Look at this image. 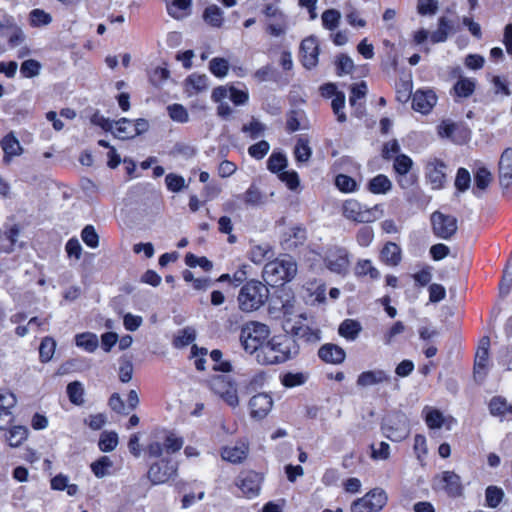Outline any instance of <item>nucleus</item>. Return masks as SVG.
<instances>
[{
	"instance_id": "obj_17",
	"label": "nucleus",
	"mask_w": 512,
	"mask_h": 512,
	"mask_svg": "<svg viewBox=\"0 0 512 512\" xmlns=\"http://www.w3.org/2000/svg\"><path fill=\"white\" fill-rule=\"evenodd\" d=\"M248 406L251 418L261 420L271 411L273 400L267 393H258L251 397Z\"/></svg>"
},
{
	"instance_id": "obj_50",
	"label": "nucleus",
	"mask_w": 512,
	"mask_h": 512,
	"mask_svg": "<svg viewBox=\"0 0 512 512\" xmlns=\"http://www.w3.org/2000/svg\"><path fill=\"white\" fill-rule=\"evenodd\" d=\"M210 72L217 78H223L228 74L229 62L222 57H214L209 62Z\"/></svg>"
},
{
	"instance_id": "obj_49",
	"label": "nucleus",
	"mask_w": 512,
	"mask_h": 512,
	"mask_svg": "<svg viewBox=\"0 0 512 512\" xmlns=\"http://www.w3.org/2000/svg\"><path fill=\"white\" fill-rule=\"evenodd\" d=\"M345 101L346 97L344 92L337 93L336 97H334L331 101L332 111L339 123H344L347 120L346 113L344 112Z\"/></svg>"
},
{
	"instance_id": "obj_51",
	"label": "nucleus",
	"mask_w": 512,
	"mask_h": 512,
	"mask_svg": "<svg viewBox=\"0 0 512 512\" xmlns=\"http://www.w3.org/2000/svg\"><path fill=\"white\" fill-rule=\"evenodd\" d=\"M336 65V74L338 76L351 74L354 70V62L353 60L344 53H340L337 55L335 60Z\"/></svg>"
},
{
	"instance_id": "obj_19",
	"label": "nucleus",
	"mask_w": 512,
	"mask_h": 512,
	"mask_svg": "<svg viewBox=\"0 0 512 512\" xmlns=\"http://www.w3.org/2000/svg\"><path fill=\"white\" fill-rule=\"evenodd\" d=\"M317 355L319 359L331 365L342 364L346 359L345 350L337 344L325 343L318 349Z\"/></svg>"
},
{
	"instance_id": "obj_47",
	"label": "nucleus",
	"mask_w": 512,
	"mask_h": 512,
	"mask_svg": "<svg viewBox=\"0 0 512 512\" xmlns=\"http://www.w3.org/2000/svg\"><path fill=\"white\" fill-rule=\"evenodd\" d=\"M210 358L215 362L213 370L216 372L230 373L233 370L232 364L228 360H223V353L220 349H213L210 353Z\"/></svg>"
},
{
	"instance_id": "obj_44",
	"label": "nucleus",
	"mask_w": 512,
	"mask_h": 512,
	"mask_svg": "<svg viewBox=\"0 0 512 512\" xmlns=\"http://www.w3.org/2000/svg\"><path fill=\"white\" fill-rule=\"evenodd\" d=\"M119 442L118 434L115 431H104L98 441L99 450L105 453L113 451Z\"/></svg>"
},
{
	"instance_id": "obj_53",
	"label": "nucleus",
	"mask_w": 512,
	"mask_h": 512,
	"mask_svg": "<svg viewBox=\"0 0 512 512\" xmlns=\"http://www.w3.org/2000/svg\"><path fill=\"white\" fill-rule=\"evenodd\" d=\"M113 465L108 456H101L91 464V471L97 478H103L108 474V469Z\"/></svg>"
},
{
	"instance_id": "obj_28",
	"label": "nucleus",
	"mask_w": 512,
	"mask_h": 512,
	"mask_svg": "<svg viewBox=\"0 0 512 512\" xmlns=\"http://www.w3.org/2000/svg\"><path fill=\"white\" fill-rule=\"evenodd\" d=\"M248 446L244 443L235 446H224L221 449V457L223 460L238 464L244 461L248 455Z\"/></svg>"
},
{
	"instance_id": "obj_63",
	"label": "nucleus",
	"mask_w": 512,
	"mask_h": 512,
	"mask_svg": "<svg viewBox=\"0 0 512 512\" xmlns=\"http://www.w3.org/2000/svg\"><path fill=\"white\" fill-rule=\"evenodd\" d=\"M356 241L361 247H368L374 239V230L370 226H362L356 233Z\"/></svg>"
},
{
	"instance_id": "obj_60",
	"label": "nucleus",
	"mask_w": 512,
	"mask_h": 512,
	"mask_svg": "<svg viewBox=\"0 0 512 512\" xmlns=\"http://www.w3.org/2000/svg\"><path fill=\"white\" fill-rule=\"evenodd\" d=\"M278 179L285 183L287 188L290 190H296L300 186V178L296 171L289 170L285 171L283 170L281 173L278 174Z\"/></svg>"
},
{
	"instance_id": "obj_15",
	"label": "nucleus",
	"mask_w": 512,
	"mask_h": 512,
	"mask_svg": "<svg viewBox=\"0 0 512 512\" xmlns=\"http://www.w3.org/2000/svg\"><path fill=\"white\" fill-rule=\"evenodd\" d=\"M326 267L333 273L345 276L350 267V256L346 248L338 247L325 259Z\"/></svg>"
},
{
	"instance_id": "obj_46",
	"label": "nucleus",
	"mask_w": 512,
	"mask_h": 512,
	"mask_svg": "<svg viewBox=\"0 0 512 512\" xmlns=\"http://www.w3.org/2000/svg\"><path fill=\"white\" fill-rule=\"evenodd\" d=\"M66 391L69 401L72 404L76 406H81L84 403V388L79 381L70 382L67 385Z\"/></svg>"
},
{
	"instance_id": "obj_45",
	"label": "nucleus",
	"mask_w": 512,
	"mask_h": 512,
	"mask_svg": "<svg viewBox=\"0 0 512 512\" xmlns=\"http://www.w3.org/2000/svg\"><path fill=\"white\" fill-rule=\"evenodd\" d=\"M308 380V375L303 372H287L280 377L281 384L286 388L301 386Z\"/></svg>"
},
{
	"instance_id": "obj_55",
	"label": "nucleus",
	"mask_w": 512,
	"mask_h": 512,
	"mask_svg": "<svg viewBox=\"0 0 512 512\" xmlns=\"http://www.w3.org/2000/svg\"><path fill=\"white\" fill-rule=\"evenodd\" d=\"M192 1L193 0H173L167 5V12L171 17L180 19L184 14H178V11L189 10L192 6Z\"/></svg>"
},
{
	"instance_id": "obj_54",
	"label": "nucleus",
	"mask_w": 512,
	"mask_h": 512,
	"mask_svg": "<svg viewBox=\"0 0 512 512\" xmlns=\"http://www.w3.org/2000/svg\"><path fill=\"white\" fill-rule=\"evenodd\" d=\"M340 12L336 9H327L322 13V25L328 30H334L338 27L340 21Z\"/></svg>"
},
{
	"instance_id": "obj_52",
	"label": "nucleus",
	"mask_w": 512,
	"mask_h": 512,
	"mask_svg": "<svg viewBox=\"0 0 512 512\" xmlns=\"http://www.w3.org/2000/svg\"><path fill=\"white\" fill-rule=\"evenodd\" d=\"M241 131L248 134L251 139L255 140L264 134L266 126L257 119L252 118L248 124H244L242 126Z\"/></svg>"
},
{
	"instance_id": "obj_35",
	"label": "nucleus",
	"mask_w": 512,
	"mask_h": 512,
	"mask_svg": "<svg viewBox=\"0 0 512 512\" xmlns=\"http://www.w3.org/2000/svg\"><path fill=\"white\" fill-rule=\"evenodd\" d=\"M186 90L191 93H200L208 88V78L205 74L193 73L185 79Z\"/></svg>"
},
{
	"instance_id": "obj_29",
	"label": "nucleus",
	"mask_w": 512,
	"mask_h": 512,
	"mask_svg": "<svg viewBox=\"0 0 512 512\" xmlns=\"http://www.w3.org/2000/svg\"><path fill=\"white\" fill-rule=\"evenodd\" d=\"M476 81L472 78L460 76L452 87L451 95L454 98H468L475 92Z\"/></svg>"
},
{
	"instance_id": "obj_58",
	"label": "nucleus",
	"mask_w": 512,
	"mask_h": 512,
	"mask_svg": "<svg viewBox=\"0 0 512 512\" xmlns=\"http://www.w3.org/2000/svg\"><path fill=\"white\" fill-rule=\"evenodd\" d=\"M425 422L430 429H439L444 423V416L438 409L430 408L426 412Z\"/></svg>"
},
{
	"instance_id": "obj_39",
	"label": "nucleus",
	"mask_w": 512,
	"mask_h": 512,
	"mask_svg": "<svg viewBox=\"0 0 512 512\" xmlns=\"http://www.w3.org/2000/svg\"><path fill=\"white\" fill-rule=\"evenodd\" d=\"M57 343L51 336H45L42 338L39 346V361L43 364L48 363L52 360Z\"/></svg>"
},
{
	"instance_id": "obj_4",
	"label": "nucleus",
	"mask_w": 512,
	"mask_h": 512,
	"mask_svg": "<svg viewBox=\"0 0 512 512\" xmlns=\"http://www.w3.org/2000/svg\"><path fill=\"white\" fill-rule=\"evenodd\" d=\"M297 273V265L290 257L274 259L265 264L263 278L272 287H280L290 282Z\"/></svg>"
},
{
	"instance_id": "obj_43",
	"label": "nucleus",
	"mask_w": 512,
	"mask_h": 512,
	"mask_svg": "<svg viewBox=\"0 0 512 512\" xmlns=\"http://www.w3.org/2000/svg\"><path fill=\"white\" fill-rule=\"evenodd\" d=\"M203 19L208 25L216 28L221 27L224 22L222 10L214 4L205 8Z\"/></svg>"
},
{
	"instance_id": "obj_37",
	"label": "nucleus",
	"mask_w": 512,
	"mask_h": 512,
	"mask_svg": "<svg viewBox=\"0 0 512 512\" xmlns=\"http://www.w3.org/2000/svg\"><path fill=\"white\" fill-rule=\"evenodd\" d=\"M134 130L132 126V120L122 117L115 121V130L113 136L120 140H129L135 138Z\"/></svg>"
},
{
	"instance_id": "obj_64",
	"label": "nucleus",
	"mask_w": 512,
	"mask_h": 512,
	"mask_svg": "<svg viewBox=\"0 0 512 512\" xmlns=\"http://www.w3.org/2000/svg\"><path fill=\"white\" fill-rule=\"evenodd\" d=\"M471 183V176L466 168H459L455 178V187L459 192H465Z\"/></svg>"
},
{
	"instance_id": "obj_59",
	"label": "nucleus",
	"mask_w": 512,
	"mask_h": 512,
	"mask_svg": "<svg viewBox=\"0 0 512 512\" xmlns=\"http://www.w3.org/2000/svg\"><path fill=\"white\" fill-rule=\"evenodd\" d=\"M168 114L173 121L186 123L189 121L187 109L181 104H172L168 106Z\"/></svg>"
},
{
	"instance_id": "obj_2",
	"label": "nucleus",
	"mask_w": 512,
	"mask_h": 512,
	"mask_svg": "<svg viewBox=\"0 0 512 512\" xmlns=\"http://www.w3.org/2000/svg\"><path fill=\"white\" fill-rule=\"evenodd\" d=\"M270 334V329L266 324L257 321L246 323L240 331V342L243 350L257 361L260 350L264 349Z\"/></svg>"
},
{
	"instance_id": "obj_21",
	"label": "nucleus",
	"mask_w": 512,
	"mask_h": 512,
	"mask_svg": "<svg viewBox=\"0 0 512 512\" xmlns=\"http://www.w3.org/2000/svg\"><path fill=\"white\" fill-rule=\"evenodd\" d=\"M390 380L391 378L386 371L382 369H375L361 372L357 377L356 384L358 387L366 388L373 385L388 383Z\"/></svg>"
},
{
	"instance_id": "obj_62",
	"label": "nucleus",
	"mask_w": 512,
	"mask_h": 512,
	"mask_svg": "<svg viewBox=\"0 0 512 512\" xmlns=\"http://www.w3.org/2000/svg\"><path fill=\"white\" fill-rule=\"evenodd\" d=\"M83 242L90 248H96L99 245V235L93 225H86L81 231Z\"/></svg>"
},
{
	"instance_id": "obj_36",
	"label": "nucleus",
	"mask_w": 512,
	"mask_h": 512,
	"mask_svg": "<svg viewBox=\"0 0 512 512\" xmlns=\"http://www.w3.org/2000/svg\"><path fill=\"white\" fill-rule=\"evenodd\" d=\"M163 447L167 454H174L180 451L183 447L184 440L181 436L169 430H163Z\"/></svg>"
},
{
	"instance_id": "obj_25",
	"label": "nucleus",
	"mask_w": 512,
	"mask_h": 512,
	"mask_svg": "<svg viewBox=\"0 0 512 512\" xmlns=\"http://www.w3.org/2000/svg\"><path fill=\"white\" fill-rule=\"evenodd\" d=\"M498 172L500 183L508 187L512 182V147L506 148L499 160Z\"/></svg>"
},
{
	"instance_id": "obj_5",
	"label": "nucleus",
	"mask_w": 512,
	"mask_h": 512,
	"mask_svg": "<svg viewBox=\"0 0 512 512\" xmlns=\"http://www.w3.org/2000/svg\"><path fill=\"white\" fill-rule=\"evenodd\" d=\"M209 390L231 408L239 405L237 383L227 375H212L206 381Z\"/></svg>"
},
{
	"instance_id": "obj_48",
	"label": "nucleus",
	"mask_w": 512,
	"mask_h": 512,
	"mask_svg": "<svg viewBox=\"0 0 512 512\" xmlns=\"http://www.w3.org/2000/svg\"><path fill=\"white\" fill-rule=\"evenodd\" d=\"M504 498V491L495 485H490L485 490L486 505L490 508H496Z\"/></svg>"
},
{
	"instance_id": "obj_3",
	"label": "nucleus",
	"mask_w": 512,
	"mask_h": 512,
	"mask_svg": "<svg viewBox=\"0 0 512 512\" xmlns=\"http://www.w3.org/2000/svg\"><path fill=\"white\" fill-rule=\"evenodd\" d=\"M268 294V288L261 281L250 279L239 290L238 307L246 313L256 311L265 304Z\"/></svg>"
},
{
	"instance_id": "obj_20",
	"label": "nucleus",
	"mask_w": 512,
	"mask_h": 512,
	"mask_svg": "<svg viewBox=\"0 0 512 512\" xmlns=\"http://www.w3.org/2000/svg\"><path fill=\"white\" fill-rule=\"evenodd\" d=\"M307 239L306 229L300 225L288 228L282 235L281 245L288 250L302 246Z\"/></svg>"
},
{
	"instance_id": "obj_38",
	"label": "nucleus",
	"mask_w": 512,
	"mask_h": 512,
	"mask_svg": "<svg viewBox=\"0 0 512 512\" xmlns=\"http://www.w3.org/2000/svg\"><path fill=\"white\" fill-rule=\"evenodd\" d=\"M334 185L340 192L345 194L354 193L359 189L357 181L353 177L344 173H340L335 176Z\"/></svg>"
},
{
	"instance_id": "obj_61",
	"label": "nucleus",
	"mask_w": 512,
	"mask_h": 512,
	"mask_svg": "<svg viewBox=\"0 0 512 512\" xmlns=\"http://www.w3.org/2000/svg\"><path fill=\"white\" fill-rule=\"evenodd\" d=\"M269 150L270 144L266 140H260L249 146L248 154L256 160H261L268 154Z\"/></svg>"
},
{
	"instance_id": "obj_33",
	"label": "nucleus",
	"mask_w": 512,
	"mask_h": 512,
	"mask_svg": "<svg viewBox=\"0 0 512 512\" xmlns=\"http://www.w3.org/2000/svg\"><path fill=\"white\" fill-rule=\"evenodd\" d=\"M407 190H409V192L406 195V200L410 205L424 209L430 203L431 197L419 187L418 183Z\"/></svg>"
},
{
	"instance_id": "obj_8",
	"label": "nucleus",
	"mask_w": 512,
	"mask_h": 512,
	"mask_svg": "<svg viewBox=\"0 0 512 512\" xmlns=\"http://www.w3.org/2000/svg\"><path fill=\"white\" fill-rule=\"evenodd\" d=\"M178 473V464L171 458H161L153 462L147 470L151 485H161L174 479Z\"/></svg>"
},
{
	"instance_id": "obj_6",
	"label": "nucleus",
	"mask_w": 512,
	"mask_h": 512,
	"mask_svg": "<svg viewBox=\"0 0 512 512\" xmlns=\"http://www.w3.org/2000/svg\"><path fill=\"white\" fill-rule=\"evenodd\" d=\"M432 489L435 492H443L452 499L459 498L464 494V486L461 477L450 470L442 471L433 477Z\"/></svg>"
},
{
	"instance_id": "obj_22",
	"label": "nucleus",
	"mask_w": 512,
	"mask_h": 512,
	"mask_svg": "<svg viewBox=\"0 0 512 512\" xmlns=\"http://www.w3.org/2000/svg\"><path fill=\"white\" fill-rule=\"evenodd\" d=\"M379 259L386 266L396 267L402 261V249L397 243L388 241L380 250Z\"/></svg>"
},
{
	"instance_id": "obj_57",
	"label": "nucleus",
	"mask_w": 512,
	"mask_h": 512,
	"mask_svg": "<svg viewBox=\"0 0 512 512\" xmlns=\"http://www.w3.org/2000/svg\"><path fill=\"white\" fill-rule=\"evenodd\" d=\"M165 184L167 189L173 193L180 192L186 187L184 177L175 173H169L165 176Z\"/></svg>"
},
{
	"instance_id": "obj_13",
	"label": "nucleus",
	"mask_w": 512,
	"mask_h": 512,
	"mask_svg": "<svg viewBox=\"0 0 512 512\" xmlns=\"http://www.w3.org/2000/svg\"><path fill=\"white\" fill-rule=\"evenodd\" d=\"M438 135L441 138H448L456 144H466L470 141L471 131L466 124L443 120L437 126Z\"/></svg>"
},
{
	"instance_id": "obj_16",
	"label": "nucleus",
	"mask_w": 512,
	"mask_h": 512,
	"mask_svg": "<svg viewBox=\"0 0 512 512\" xmlns=\"http://www.w3.org/2000/svg\"><path fill=\"white\" fill-rule=\"evenodd\" d=\"M445 168V163L437 158L426 164L425 176L432 189L438 190L444 187L446 181Z\"/></svg>"
},
{
	"instance_id": "obj_34",
	"label": "nucleus",
	"mask_w": 512,
	"mask_h": 512,
	"mask_svg": "<svg viewBox=\"0 0 512 512\" xmlns=\"http://www.w3.org/2000/svg\"><path fill=\"white\" fill-rule=\"evenodd\" d=\"M294 158L297 163H306L312 156V148L309 139L305 136L298 137L293 150Z\"/></svg>"
},
{
	"instance_id": "obj_24",
	"label": "nucleus",
	"mask_w": 512,
	"mask_h": 512,
	"mask_svg": "<svg viewBox=\"0 0 512 512\" xmlns=\"http://www.w3.org/2000/svg\"><path fill=\"white\" fill-rule=\"evenodd\" d=\"M489 346L490 339L485 336L481 339L480 345L476 351L475 360H474V374L479 375L482 374L486 376L487 374V366L489 360Z\"/></svg>"
},
{
	"instance_id": "obj_40",
	"label": "nucleus",
	"mask_w": 512,
	"mask_h": 512,
	"mask_svg": "<svg viewBox=\"0 0 512 512\" xmlns=\"http://www.w3.org/2000/svg\"><path fill=\"white\" fill-rule=\"evenodd\" d=\"M362 327L360 323L354 319H345L339 326V335L347 340H355Z\"/></svg>"
},
{
	"instance_id": "obj_9",
	"label": "nucleus",
	"mask_w": 512,
	"mask_h": 512,
	"mask_svg": "<svg viewBox=\"0 0 512 512\" xmlns=\"http://www.w3.org/2000/svg\"><path fill=\"white\" fill-rule=\"evenodd\" d=\"M387 502L386 492L382 488H373L352 502L351 512H380Z\"/></svg>"
},
{
	"instance_id": "obj_23",
	"label": "nucleus",
	"mask_w": 512,
	"mask_h": 512,
	"mask_svg": "<svg viewBox=\"0 0 512 512\" xmlns=\"http://www.w3.org/2000/svg\"><path fill=\"white\" fill-rule=\"evenodd\" d=\"M488 409L492 416L498 417L500 420L512 419V404L508 403L503 396H493L488 403Z\"/></svg>"
},
{
	"instance_id": "obj_18",
	"label": "nucleus",
	"mask_w": 512,
	"mask_h": 512,
	"mask_svg": "<svg viewBox=\"0 0 512 512\" xmlns=\"http://www.w3.org/2000/svg\"><path fill=\"white\" fill-rule=\"evenodd\" d=\"M437 95L432 89L417 90L412 97V108L421 114H429L437 103Z\"/></svg>"
},
{
	"instance_id": "obj_1",
	"label": "nucleus",
	"mask_w": 512,
	"mask_h": 512,
	"mask_svg": "<svg viewBox=\"0 0 512 512\" xmlns=\"http://www.w3.org/2000/svg\"><path fill=\"white\" fill-rule=\"evenodd\" d=\"M300 347L296 339L287 334L270 336L264 349L260 350L257 363L261 366L283 364L298 356Z\"/></svg>"
},
{
	"instance_id": "obj_42",
	"label": "nucleus",
	"mask_w": 512,
	"mask_h": 512,
	"mask_svg": "<svg viewBox=\"0 0 512 512\" xmlns=\"http://www.w3.org/2000/svg\"><path fill=\"white\" fill-rule=\"evenodd\" d=\"M287 165V157L281 151H273L267 160V169L274 174L281 173Z\"/></svg>"
},
{
	"instance_id": "obj_41",
	"label": "nucleus",
	"mask_w": 512,
	"mask_h": 512,
	"mask_svg": "<svg viewBox=\"0 0 512 512\" xmlns=\"http://www.w3.org/2000/svg\"><path fill=\"white\" fill-rule=\"evenodd\" d=\"M75 344L86 352L93 353L97 349L99 342L96 334L83 332L75 336Z\"/></svg>"
},
{
	"instance_id": "obj_27",
	"label": "nucleus",
	"mask_w": 512,
	"mask_h": 512,
	"mask_svg": "<svg viewBox=\"0 0 512 512\" xmlns=\"http://www.w3.org/2000/svg\"><path fill=\"white\" fill-rule=\"evenodd\" d=\"M0 146L4 152V161L8 162L14 156H19L23 152L19 140L13 132L6 134L0 141Z\"/></svg>"
},
{
	"instance_id": "obj_11",
	"label": "nucleus",
	"mask_w": 512,
	"mask_h": 512,
	"mask_svg": "<svg viewBox=\"0 0 512 512\" xmlns=\"http://www.w3.org/2000/svg\"><path fill=\"white\" fill-rule=\"evenodd\" d=\"M264 475L251 469L242 470L235 479V486L239 488L242 496L253 499L259 496Z\"/></svg>"
},
{
	"instance_id": "obj_56",
	"label": "nucleus",
	"mask_w": 512,
	"mask_h": 512,
	"mask_svg": "<svg viewBox=\"0 0 512 512\" xmlns=\"http://www.w3.org/2000/svg\"><path fill=\"white\" fill-rule=\"evenodd\" d=\"M41 64L35 59H28L21 63L20 73L25 78H33L40 73Z\"/></svg>"
},
{
	"instance_id": "obj_10",
	"label": "nucleus",
	"mask_w": 512,
	"mask_h": 512,
	"mask_svg": "<svg viewBox=\"0 0 512 512\" xmlns=\"http://www.w3.org/2000/svg\"><path fill=\"white\" fill-rule=\"evenodd\" d=\"M413 160L406 154H398L393 161L395 180L401 189L412 188L418 183V176L411 172Z\"/></svg>"
},
{
	"instance_id": "obj_26",
	"label": "nucleus",
	"mask_w": 512,
	"mask_h": 512,
	"mask_svg": "<svg viewBox=\"0 0 512 512\" xmlns=\"http://www.w3.org/2000/svg\"><path fill=\"white\" fill-rule=\"evenodd\" d=\"M5 441L11 448L20 447L28 438L29 430L24 425H12L5 430Z\"/></svg>"
},
{
	"instance_id": "obj_32",
	"label": "nucleus",
	"mask_w": 512,
	"mask_h": 512,
	"mask_svg": "<svg viewBox=\"0 0 512 512\" xmlns=\"http://www.w3.org/2000/svg\"><path fill=\"white\" fill-rule=\"evenodd\" d=\"M392 189V182L385 174H378L367 183V190L375 195L386 194Z\"/></svg>"
},
{
	"instance_id": "obj_14",
	"label": "nucleus",
	"mask_w": 512,
	"mask_h": 512,
	"mask_svg": "<svg viewBox=\"0 0 512 512\" xmlns=\"http://www.w3.org/2000/svg\"><path fill=\"white\" fill-rule=\"evenodd\" d=\"M320 49L315 36L304 38L300 44V59L306 69H312L318 64Z\"/></svg>"
},
{
	"instance_id": "obj_30",
	"label": "nucleus",
	"mask_w": 512,
	"mask_h": 512,
	"mask_svg": "<svg viewBox=\"0 0 512 512\" xmlns=\"http://www.w3.org/2000/svg\"><path fill=\"white\" fill-rule=\"evenodd\" d=\"M354 274L357 278L369 276L371 280H378L380 271L373 265L370 259H359L354 267Z\"/></svg>"
},
{
	"instance_id": "obj_7",
	"label": "nucleus",
	"mask_w": 512,
	"mask_h": 512,
	"mask_svg": "<svg viewBox=\"0 0 512 512\" xmlns=\"http://www.w3.org/2000/svg\"><path fill=\"white\" fill-rule=\"evenodd\" d=\"M378 205L367 207L354 198L346 199L341 206V212L344 218L355 223H372L377 220L376 211Z\"/></svg>"
},
{
	"instance_id": "obj_31",
	"label": "nucleus",
	"mask_w": 512,
	"mask_h": 512,
	"mask_svg": "<svg viewBox=\"0 0 512 512\" xmlns=\"http://www.w3.org/2000/svg\"><path fill=\"white\" fill-rule=\"evenodd\" d=\"M492 181V175L486 167H480L474 173V187L473 194L476 197H481L482 192L488 188Z\"/></svg>"
},
{
	"instance_id": "obj_12",
	"label": "nucleus",
	"mask_w": 512,
	"mask_h": 512,
	"mask_svg": "<svg viewBox=\"0 0 512 512\" xmlns=\"http://www.w3.org/2000/svg\"><path fill=\"white\" fill-rule=\"evenodd\" d=\"M433 234L440 239L449 240L457 232L458 221L453 215L434 211L430 217Z\"/></svg>"
}]
</instances>
